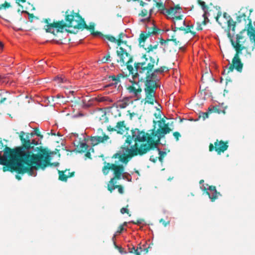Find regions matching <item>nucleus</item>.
<instances>
[{"mask_svg": "<svg viewBox=\"0 0 255 255\" xmlns=\"http://www.w3.org/2000/svg\"><path fill=\"white\" fill-rule=\"evenodd\" d=\"M54 80L58 81V83H66L67 79L65 77L62 76H57L54 78Z\"/></svg>", "mask_w": 255, "mask_h": 255, "instance_id": "2f4dec72", "label": "nucleus"}, {"mask_svg": "<svg viewBox=\"0 0 255 255\" xmlns=\"http://www.w3.org/2000/svg\"><path fill=\"white\" fill-rule=\"evenodd\" d=\"M3 47V43L0 41V48L2 49Z\"/></svg>", "mask_w": 255, "mask_h": 255, "instance_id": "6e6d98bb", "label": "nucleus"}, {"mask_svg": "<svg viewBox=\"0 0 255 255\" xmlns=\"http://www.w3.org/2000/svg\"><path fill=\"white\" fill-rule=\"evenodd\" d=\"M207 12H204V14H203V17L204 18V21H203V22H204V24H206V20H208V18H207Z\"/></svg>", "mask_w": 255, "mask_h": 255, "instance_id": "a18cd8bd", "label": "nucleus"}, {"mask_svg": "<svg viewBox=\"0 0 255 255\" xmlns=\"http://www.w3.org/2000/svg\"><path fill=\"white\" fill-rule=\"evenodd\" d=\"M16 178H17L18 179H20V177H19L18 175H16Z\"/></svg>", "mask_w": 255, "mask_h": 255, "instance_id": "052dcab7", "label": "nucleus"}, {"mask_svg": "<svg viewBox=\"0 0 255 255\" xmlns=\"http://www.w3.org/2000/svg\"><path fill=\"white\" fill-rule=\"evenodd\" d=\"M122 178L128 181H131V175L128 173V172H125L123 175L122 176Z\"/></svg>", "mask_w": 255, "mask_h": 255, "instance_id": "72a5a7b5", "label": "nucleus"}, {"mask_svg": "<svg viewBox=\"0 0 255 255\" xmlns=\"http://www.w3.org/2000/svg\"><path fill=\"white\" fill-rule=\"evenodd\" d=\"M177 30V29H175L173 27V26L172 25V30H170L169 29H166L165 32L167 34L168 39L173 40L174 41H176V39H175V31Z\"/></svg>", "mask_w": 255, "mask_h": 255, "instance_id": "393cba45", "label": "nucleus"}, {"mask_svg": "<svg viewBox=\"0 0 255 255\" xmlns=\"http://www.w3.org/2000/svg\"><path fill=\"white\" fill-rule=\"evenodd\" d=\"M197 29L198 30H201L202 29V27L201 24L198 23L197 24Z\"/></svg>", "mask_w": 255, "mask_h": 255, "instance_id": "09e8293b", "label": "nucleus"}, {"mask_svg": "<svg viewBox=\"0 0 255 255\" xmlns=\"http://www.w3.org/2000/svg\"><path fill=\"white\" fill-rule=\"evenodd\" d=\"M228 19H227V23L228 26L230 30H232V31H235V27L236 25V22H235L233 19L230 17V16H228Z\"/></svg>", "mask_w": 255, "mask_h": 255, "instance_id": "c85d7f7f", "label": "nucleus"}, {"mask_svg": "<svg viewBox=\"0 0 255 255\" xmlns=\"http://www.w3.org/2000/svg\"><path fill=\"white\" fill-rule=\"evenodd\" d=\"M242 53V51H239V52H237L235 55L232 62L233 64H229V68L232 70L233 68H235L238 71L241 72L243 69V64L239 58V54Z\"/></svg>", "mask_w": 255, "mask_h": 255, "instance_id": "dca6fc26", "label": "nucleus"}, {"mask_svg": "<svg viewBox=\"0 0 255 255\" xmlns=\"http://www.w3.org/2000/svg\"><path fill=\"white\" fill-rule=\"evenodd\" d=\"M121 213L122 214H124L126 213H127V214H128L129 212H128V209L127 208H122L121 209Z\"/></svg>", "mask_w": 255, "mask_h": 255, "instance_id": "a19ab883", "label": "nucleus"}, {"mask_svg": "<svg viewBox=\"0 0 255 255\" xmlns=\"http://www.w3.org/2000/svg\"><path fill=\"white\" fill-rule=\"evenodd\" d=\"M66 21L61 20L57 22L47 24L45 26L47 32H50L56 35L59 32L67 30V28L80 29L83 27V20L77 13L70 11L66 12Z\"/></svg>", "mask_w": 255, "mask_h": 255, "instance_id": "20e7f679", "label": "nucleus"}, {"mask_svg": "<svg viewBox=\"0 0 255 255\" xmlns=\"http://www.w3.org/2000/svg\"><path fill=\"white\" fill-rule=\"evenodd\" d=\"M126 47H128V45L126 46L124 44L119 47L117 50L118 56L117 61L122 66L127 65L128 68V65H130L129 63L132 62V58L131 55L127 51V50L125 49Z\"/></svg>", "mask_w": 255, "mask_h": 255, "instance_id": "1a4fd4ad", "label": "nucleus"}, {"mask_svg": "<svg viewBox=\"0 0 255 255\" xmlns=\"http://www.w3.org/2000/svg\"><path fill=\"white\" fill-rule=\"evenodd\" d=\"M110 140V137L107 135L101 128L97 129L93 135L90 137V143L93 146L97 145L100 143H106Z\"/></svg>", "mask_w": 255, "mask_h": 255, "instance_id": "9d476101", "label": "nucleus"}, {"mask_svg": "<svg viewBox=\"0 0 255 255\" xmlns=\"http://www.w3.org/2000/svg\"><path fill=\"white\" fill-rule=\"evenodd\" d=\"M202 189L208 190L207 193L209 196V198L212 201H214L218 197V193L216 189L215 186H209L207 188L204 187L203 185L201 187Z\"/></svg>", "mask_w": 255, "mask_h": 255, "instance_id": "a211bd4d", "label": "nucleus"}, {"mask_svg": "<svg viewBox=\"0 0 255 255\" xmlns=\"http://www.w3.org/2000/svg\"><path fill=\"white\" fill-rule=\"evenodd\" d=\"M59 178L60 180L66 181L67 178L72 176L74 173H70V170H66L64 171H59Z\"/></svg>", "mask_w": 255, "mask_h": 255, "instance_id": "4be33fe9", "label": "nucleus"}, {"mask_svg": "<svg viewBox=\"0 0 255 255\" xmlns=\"http://www.w3.org/2000/svg\"><path fill=\"white\" fill-rule=\"evenodd\" d=\"M228 16H229V15L227 14V13H226V12H225V13H224V17H225L227 20V19H228Z\"/></svg>", "mask_w": 255, "mask_h": 255, "instance_id": "864d4df0", "label": "nucleus"}, {"mask_svg": "<svg viewBox=\"0 0 255 255\" xmlns=\"http://www.w3.org/2000/svg\"><path fill=\"white\" fill-rule=\"evenodd\" d=\"M95 101L99 103L103 104L102 106H109L112 104L114 107L117 108H126L129 104L132 103L130 97H125L123 99H120L114 102L113 98L108 96L99 95L95 98Z\"/></svg>", "mask_w": 255, "mask_h": 255, "instance_id": "39448f33", "label": "nucleus"}, {"mask_svg": "<svg viewBox=\"0 0 255 255\" xmlns=\"http://www.w3.org/2000/svg\"><path fill=\"white\" fill-rule=\"evenodd\" d=\"M102 63H107L111 61V56L109 54L104 56L101 60Z\"/></svg>", "mask_w": 255, "mask_h": 255, "instance_id": "c9c22d12", "label": "nucleus"}, {"mask_svg": "<svg viewBox=\"0 0 255 255\" xmlns=\"http://www.w3.org/2000/svg\"><path fill=\"white\" fill-rule=\"evenodd\" d=\"M55 98H58V99H59V98H64V97L62 95H61L60 94H57V95H56L55 97Z\"/></svg>", "mask_w": 255, "mask_h": 255, "instance_id": "8fccbe9b", "label": "nucleus"}, {"mask_svg": "<svg viewBox=\"0 0 255 255\" xmlns=\"http://www.w3.org/2000/svg\"><path fill=\"white\" fill-rule=\"evenodd\" d=\"M154 60L150 57L147 58L145 54L142 55L141 59L138 62L134 63V68L131 65H128V69L133 79L138 78L143 80L145 79L144 82V92L145 97L142 99L141 102L144 105L149 104L153 105L157 103L155 94L157 87L155 81L152 79L150 73L153 71L154 66Z\"/></svg>", "mask_w": 255, "mask_h": 255, "instance_id": "7ed1b4c3", "label": "nucleus"}, {"mask_svg": "<svg viewBox=\"0 0 255 255\" xmlns=\"http://www.w3.org/2000/svg\"><path fill=\"white\" fill-rule=\"evenodd\" d=\"M202 182H204V180H201L200 183L201 184Z\"/></svg>", "mask_w": 255, "mask_h": 255, "instance_id": "e2e57ef3", "label": "nucleus"}, {"mask_svg": "<svg viewBox=\"0 0 255 255\" xmlns=\"http://www.w3.org/2000/svg\"><path fill=\"white\" fill-rule=\"evenodd\" d=\"M117 188H118V191L119 192V193H120L121 194L123 193L124 191H123V189L122 186L118 185V186H117Z\"/></svg>", "mask_w": 255, "mask_h": 255, "instance_id": "49530a36", "label": "nucleus"}, {"mask_svg": "<svg viewBox=\"0 0 255 255\" xmlns=\"http://www.w3.org/2000/svg\"><path fill=\"white\" fill-rule=\"evenodd\" d=\"M6 170V169H5V167H3V171H5Z\"/></svg>", "mask_w": 255, "mask_h": 255, "instance_id": "0e129e2a", "label": "nucleus"}, {"mask_svg": "<svg viewBox=\"0 0 255 255\" xmlns=\"http://www.w3.org/2000/svg\"><path fill=\"white\" fill-rule=\"evenodd\" d=\"M160 222L164 224V226H166L167 224H169V223H165L163 219H161L160 220Z\"/></svg>", "mask_w": 255, "mask_h": 255, "instance_id": "603ef678", "label": "nucleus"}, {"mask_svg": "<svg viewBox=\"0 0 255 255\" xmlns=\"http://www.w3.org/2000/svg\"><path fill=\"white\" fill-rule=\"evenodd\" d=\"M155 2V5L157 7H158V10L161 13L164 14L165 10H167V8L165 7V4L163 3V1L162 0H159V1H157L156 0H154Z\"/></svg>", "mask_w": 255, "mask_h": 255, "instance_id": "a878e982", "label": "nucleus"}, {"mask_svg": "<svg viewBox=\"0 0 255 255\" xmlns=\"http://www.w3.org/2000/svg\"><path fill=\"white\" fill-rule=\"evenodd\" d=\"M21 140L24 147H16L12 150L6 147L2 152H0V164L7 165L11 171L13 170L18 174L28 173L30 175L35 176L36 171L44 169L50 164L51 152L46 149H40L37 154L30 155L29 149L31 145H37L38 142L29 138V135L23 131L20 133Z\"/></svg>", "mask_w": 255, "mask_h": 255, "instance_id": "f03ea898", "label": "nucleus"}, {"mask_svg": "<svg viewBox=\"0 0 255 255\" xmlns=\"http://www.w3.org/2000/svg\"><path fill=\"white\" fill-rule=\"evenodd\" d=\"M142 247V245L141 244H139L137 247L135 248V250H138V251H140V250L141 249V247Z\"/></svg>", "mask_w": 255, "mask_h": 255, "instance_id": "3c124183", "label": "nucleus"}, {"mask_svg": "<svg viewBox=\"0 0 255 255\" xmlns=\"http://www.w3.org/2000/svg\"><path fill=\"white\" fill-rule=\"evenodd\" d=\"M172 21L173 23L172 25L175 29L183 31L185 34L191 33L193 35H195V32L192 31L193 25L189 22H186L183 16H176Z\"/></svg>", "mask_w": 255, "mask_h": 255, "instance_id": "0eeeda50", "label": "nucleus"}, {"mask_svg": "<svg viewBox=\"0 0 255 255\" xmlns=\"http://www.w3.org/2000/svg\"><path fill=\"white\" fill-rule=\"evenodd\" d=\"M128 90L131 96L134 98L135 100H138L141 98L142 89L139 84V81L132 83L131 85L128 88Z\"/></svg>", "mask_w": 255, "mask_h": 255, "instance_id": "4468645a", "label": "nucleus"}, {"mask_svg": "<svg viewBox=\"0 0 255 255\" xmlns=\"http://www.w3.org/2000/svg\"><path fill=\"white\" fill-rule=\"evenodd\" d=\"M124 230V228L123 226H120L119 228V230L117 231V233H119V234H120Z\"/></svg>", "mask_w": 255, "mask_h": 255, "instance_id": "de8ad7c7", "label": "nucleus"}, {"mask_svg": "<svg viewBox=\"0 0 255 255\" xmlns=\"http://www.w3.org/2000/svg\"><path fill=\"white\" fill-rule=\"evenodd\" d=\"M10 5L9 3H8L7 2H5L3 4H2L1 5H0V10H1L2 9H5L7 7H10Z\"/></svg>", "mask_w": 255, "mask_h": 255, "instance_id": "58836bf2", "label": "nucleus"}, {"mask_svg": "<svg viewBox=\"0 0 255 255\" xmlns=\"http://www.w3.org/2000/svg\"><path fill=\"white\" fill-rule=\"evenodd\" d=\"M121 77H124L122 74L110 76L108 83L104 86L106 90L109 93L117 94L122 89L120 83Z\"/></svg>", "mask_w": 255, "mask_h": 255, "instance_id": "423d86ee", "label": "nucleus"}, {"mask_svg": "<svg viewBox=\"0 0 255 255\" xmlns=\"http://www.w3.org/2000/svg\"><path fill=\"white\" fill-rule=\"evenodd\" d=\"M107 129L109 131H116V126L114 127V128H113L111 126H108L107 127Z\"/></svg>", "mask_w": 255, "mask_h": 255, "instance_id": "37998d69", "label": "nucleus"}, {"mask_svg": "<svg viewBox=\"0 0 255 255\" xmlns=\"http://www.w3.org/2000/svg\"><path fill=\"white\" fill-rule=\"evenodd\" d=\"M126 37L125 35L123 33H121L119 36V38L117 39L115 37L113 36L109 35H105V38L106 40L110 41L111 42L117 43L118 46L120 47L125 44L126 46H127L126 43V41L124 40V38Z\"/></svg>", "mask_w": 255, "mask_h": 255, "instance_id": "f3484780", "label": "nucleus"}, {"mask_svg": "<svg viewBox=\"0 0 255 255\" xmlns=\"http://www.w3.org/2000/svg\"><path fill=\"white\" fill-rule=\"evenodd\" d=\"M157 156H156L155 157L152 155V156H151L150 157V159L149 160L153 162H155L157 160Z\"/></svg>", "mask_w": 255, "mask_h": 255, "instance_id": "c03bdc74", "label": "nucleus"}, {"mask_svg": "<svg viewBox=\"0 0 255 255\" xmlns=\"http://www.w3.org/2000/svg\"><path fill=\"white\" fill-rule=\"evenodd\" d=\"M2 146H3V143L1 140H0V147L1 148Z\"/></svg>", "mask_w": 255, "mask_h": 255, "instance_id": "bf43d9fd", "label": "nucleus"}, {"mask_svg": "<svg viewBox=\"0 0 255 255\" xmlns=\"http://www.w3.org/2000/svg\"><path fill=\"white\" fill-rule=\"evenodd\" d=\"M147 244L145 243L142 245V247H141V249L139 251V255H140V253L142 252H144L145 254L147 253L148 252V248L147 247Z\"/></svg>", "mask_w": 255, "mask_h": 255, "instance_id": "473e14b6", "label": "nucleus"}, {"mask_svg": "<svg viewBox=\"0 0 255 255\" xmlns=\"http://www.w3.org/2000/svg\"><path fill=\"white\" fill-rule=\"evenodd\" d=\"M116 179L115 178V177L112 178L108 184V189L111 192H112L113 190L117 188V185H116Z\"/></svg>", "mask_w": 255, "mask_h": 255, "instance_id": "cd10ccee", "label": "nucleus"}, {"mask_svg": "<svg viewBox=\"0 0 255 255\" xmlns=\"http://www.w3.org/2000/svg\"><path fill=\"white\" fill-rule=\"evenodd\" d=\"M74 144L75 147V149L79 152L85 153V156L86 157L91 158L90 151H94L92 147L88 145L85 139L82 140L76 139L74 141Z\"/></svg>", "mask_w": 255, "mask_h": 255, "instance_id": "9b49d317", "label": "nucleus"}, {"mask_svg": "<svg viewBox=\"0 0 255 255\" xmlns=\"http://www.w3.org/2000/svg\"><path fill=\"white\" fill-rule=\"evenodd\" d=\"M167 70H168V69L166 67H165V66L161 67L159 69L154 70L153 72L152 71V72L150 73V74H151L150 76L152 77V79L155 80V82H156V80H157V78L156 77V74H162L164 71H166Z\"/></svg>", "mask_w": 255, "mask_h": 255, "instance_id": "5701e85b", "label": "nucleus"}, {"mask_svg": "<svg viewBox=\"0 0 255 255\" xmlns=\"http://www.w3.org/2000/svg\"><path fill=\"white\" fill-rule=\"evenodd\" d=\"M173 136L176 138V140H178L179 137L180 136V134L178 132H174L173 133Z\"/></svg>", "mask_w": 255, "mask_h": 255, "instance_id": "79ce46f5", "label": "nucleus"}, {"mask_svg": "<svg viewBox=\"0 0 255 255\" xmlns=\"http://www.w3.org/2000/svg\"><path fill=\"white\" fill-rule=\"evenodd\" d=\"M128 247L129 253L134 254L135 255H140L139 251L135 250V247L134 246L130 247L129 245H128Z\"/></svg>", "mask_w": 255, "mask_h": 255, "instance_id": "c756f323", "label": "nucleus"}, {"mask_svg": "<svg viewBox=\"0 0 255 255\" xmlns=\"http://www.w3.org/2000/svg\"><path fill=\"white\" fill-rule=\"evenodd\" d=\"M245 33V30L241 31L239 34L237 35L236 41H234L231 39V34L230 32L228 33V36L231 39L232 44L234 48L236 49V52H239V51H242V50L245 49L244 46H241V44H243L245 41V38L243 36Z\"/></svg>", "mask_w": 255, "mask_h": 255, "instance_id": "ddd939ff", "label": "nucleus"}, {"mask_svg": "<svg viewBox=\"0 0 255 255\" xmlns=\"http://www.w3.org/2000/svg\"><path fill=\"white\" fill-rule=\"evenodd\" d=\"M16 1L18 3H19V2L23 3L25 1V0H16Z\"/></svg>", "mask_w": 255, "mask_h": 255, "instance_id": "5fc2aeb1", "label": "nucleus"}, {"mask_svg": "<svg viewBox=\"0 0 255 255\" xmlns=\"http://www.w3.org/2000/svg\"><path fill=\"white\" fill-rule=\"evenodd\" d=\"M156 152H157L158 156V159L160 161L162 162V158L164 157L166 153L165 151H161L160 149L159 148H157L156 149Z\"/></svg>", "mask_w": 255, "mask_h": 255, "instance_id": "7c9ffc66", "label": "nucleus"}, {"mask_svg": "<svg viewBox=\"0 0 255 255\" xmlns=\"http://www.w3.org/2000/svg\"><path fill=\"white\" fill-rule=\"evenodd\" d=\"M120 252L121 253L123 254V251H121L120 250Z\"/></svg>", "mask_w": 255, "mask_h": 255, "instance_id": "338daca9", "label": "nucleus"}, {"mask_svg": "<svg viewBox=\"0 0 255 255\" xmlns=\"http://www.w3.org/2000/svg\"><path fill=\"white\" fill-rule=\"evenodd\" d=\"M158 107H159V108L158 107H156V109H157V110L159 111L160 110V109L161 108V106L160 105H158Z\"/></svg>", "mask_w": 255, "mask_h": 255, "instance_id": "4d7b16f0", "label": "nucleus"}, {"mask_svg": "<svg viewBox=\"0 0 255 255\" xmlns=\"http://www.w3.org/2000/svg\"><path fill=\"white\" fill-rule=\"evenodd\" d=\"M7 82L8 81L6 77L0 75V83H4Z\"/></svg>", "mask_w": 255, "mask_h": 255, "instance_id": "ea45409f", "label": "nucleus"}, {"mask_svg": "<svg viewBox=\"0 0 255 255\" xmlns=\"http://www.w3.org/2000/svg\"><path fill=\"white\" fill-rule=\"evenodd\" d=\"M74 93H75L74 91H69V93L71 94L72 95H73Z\"/></svg>", "mask_w": 255, "mask_h": 255, "instance_id": "13d9d810", "label": "nucleus"}, {"mask_svg": "<svg viewBox=\"0 0 255 255\" xmlns=\"http://www.w3.org/2000/svg\"><path fill=\"white\" fill-rule=\"evenodd\" d=\"M147 38V35L144 33H141L139 37V44L141 47L144 48L146 53L151 54L152 53H156V50L157 49L158 44L156 43L154 44H150L149 45H145L144 42Z\"/></svg>", "mask_w": 255, "mask_h": 255, "instance_id": "f8f14e48", "label": "nucleus"}, {"mask_svg": "<svg viewBox=\"0 0 255 255\" xmlns=\"http://www.w3.org/2000/svg\"><path fill=\"white\" fill-rule=\"evenodd\" d=\"M164 14L168 18H171L173 20L174 19L176 16H178V13L177 11V9L174 7H171L169 9L165 10Z\"/></svg>", "mask_w": 255, "mask_h": 255, "instance_id": "aec40b11", "label": "nucleus"}, {"mask_svg": "<svg viewBox=\"0 0 255 255\" xmlns=\"http://www.w3.org/2000/svg\"><path fill=\"white\" fill-rule=\"evenodd\" d=\"M128 128L127 127L125 121H120L116 126V131L119 134H123L127 132Z\"/></svg>", "mask_w": 255, "mask_h": 255, "instance_id": "6ab92c4d", "label": "nucleus"}, {"mask_svg": "<svg viewBox=\"0 0 255 255\" xmlns=\"http://www.w3.org/2000/svg\"><path fill=\"white\" fill-rule=\"evenodd\" d=\"M3 93H4V92L0 93V105L1 104H3L5 102V101L6 100V97H3Z\"/></svg>", "mask_w": 255, "mask_h": 255, "instance_id": "4c0bfd02", "label": "nucleus"}, {"mask_svg": "<svg viewBox=\"0 0 255 255\" xmlns=\"http://www.w3.org/2000/svg\"><path fill=\"white\" fill-rule=\"evenodd\" d=\"M158 125L159 128L156 130L151 129L145 132L138 128L131 130V136L127 137L121 150L113 157L118 160L115 161V164L105 162L102 169L103 173L107 175L109 170L112 169L114 171V177L121 179L125 172L124 166L129 158L137 154L143 155L154 147H157L160 139L171 130L164 119L159 121Z\"/></svg>", "mask_w": 255, "mask_h": 255, "instance_id": "f257e3e1", "label": "nucleus"}, {"mask_svg": "<svg viewBox=\"0 0 255 255\" xmlns=\"http://www.w3.org/2000/svg\"><path fill=\"white\" fill-rule=\"evenodd\" d=\"M198 3L201 6L204 12H208V8L206 5L205 2L204 1H201V0H198Z\"/></svg>", "mask_w": 255, "mask_h": 255, "instance_id": "f704fd0d", "label": "nucleus"}, {"mask_svg": "<svg viewBox=\"0 0 255 255\" xmlns=\"http://www.w3.org/2000/svg\"><path fill=\"white\" fill-rule=\"evenodd\" d=\"M152 11V9H150L149 12L146 9H142L140 13V16L142 17L140 19V21L142 22H147L149 24H151L152 27L151 29H148V34L149 35H156L159 34L160 31V29L156 27V25L151 21L150 16L151 14Z\"/></svg>", "mask_w": 255, "mask_h": 255, "instance_id": "6e6552de", "label": "nucleus"}, {"mask_svg": "<svg viewBox=\"0 0 255 255\" xmlns=\"http://www.w3.org/2000/svg\"><path fill=\"white\" fill-rule=\"evenodd\" d=\"M167 70H168V69L166 67H165V66L161 67L159 69L154 70L153 72L152 71V72L150 73V74H151L150 76L152 77V79L155 80V82H156V80H157V78L156 77V74H162L164 71H166Z\"/></svg>", "mask_w": 255, "mask_h": 255, "instance_id": "b1692460", "label": "nucleus"}, {"mask_svg": "<svg viewBox=\"0 0 255 255\" xmlns=\"http://www.w3.org/2000/svg\"><path fill=\"white\" fill-rule=\"evenodd\" d=\"M227 143V142H225L223 141L217 140L214 143L215 146L212 143L210 144L209 151H212L213 150H215L218 154H221V153L224 152L227 149L228 147Z\"/></svg>", "mask_w": 255, "mask_h": 255, "instance_id": "2eb2a0df", "label": "nucleus"}, {"mask_svg": "<svg viewBox=\"0 0 255 255\" xmlns=\"http://www.w3.org/2000/svg\"><path fill=\"white\" fill-rule=\"evenodd\" d=\"M165 43V41H164V40H163L161 42V44H163Z\"/></svg>", "mask_w": 255, "mask_h": 255, "instance_id": "680f3d73", "label": "nucleus"}, {"mask_svg": "<svg viewBox=\"0 0 255 255\" xmlns=\"http://www.w3.org/2000/svg\"><path fill=\"white\" fill-rule=\"evenodd\" d=\"M92 35L94 36H96V37H98L99 38H101L103 39H104V40H106V39L105 38V35H104L101 32H93L92 33Z\"/></svg>", "mask_w": 255, "mask_h": 255, "instance_id": "e433bc0d", "label": "nucleus"}, {"mask_svg": "<svg viewBox=\"0 0 255 255\" xmlns=\"http://www.w3.org/2000/svg\"><path fill=\"white\" fill-rule=\"evenodd\" d=\"M94 116L99 121H102L106 117V113L103 109H97L94 111Z\"/></svg>", "mask_w": 255, "mask_h": 255, "instance_id": "412c9836", "label": "nucleus"}, {"mask_svg": "<svg viewBox=\"0 0 255 255\" xmlns=\"http://www.w3.org/2000/svg\"><path fill=\"white\" fill-rule=\"evenodd\" d=\"M120 252L121 253L123 254V251H121L120 250Z\"/></svg>", "mask_w": 255, "mask_h": 255, "instance_id": "69168bd1", "label": "nucleus"}, {"mask_svg": "<svg viewBox=\"0 0 255 255\" xmlns=\"http://www.w3.org/2000/svg\"><path fill=\"white\" fill-rule=\"evenodd\" d=\"M209 113H219V109L217 107H213L212 108L209 109V111L207 113H202L199 117H202L203 120L208 118Z\"/></svg>", "mask_w": 255, "mask_h": 255, "instance_id": "bb28decb", "label": "nucleus"}]
</instances>
